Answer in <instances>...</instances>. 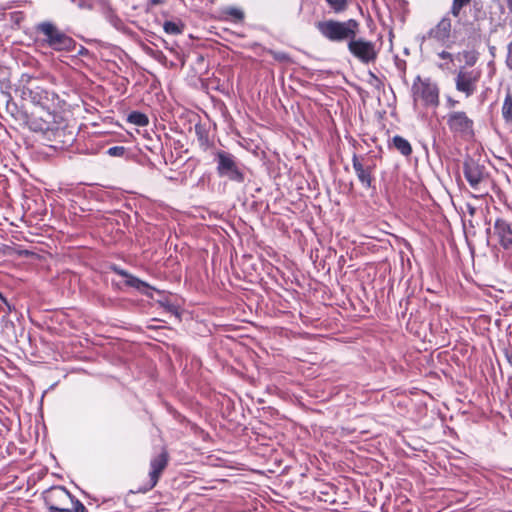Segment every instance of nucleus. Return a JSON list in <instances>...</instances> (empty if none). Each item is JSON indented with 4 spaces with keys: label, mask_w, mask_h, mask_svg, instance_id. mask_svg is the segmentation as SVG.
<instances>
[{
    "label": "nucleus",
    "mask_w": 512,
    "mask_h": 512,
    "mask_svg": "<svg viewBox=\"0 0 512 512\" xmlns=\"http://www.w3.org/2000/svg\"><path fill=\"white\" fill-rule=\"evenodd\" d=\"M315 27L330 42H347L348 44L349 41L358 35L360 23L355 19H348L346 21L328 19L316 22Z\"/></svg>",
    "instance_id": "f257e3e1"
},
{
    "label": "nucleus",
    "mask_w": 512,
    "mask_h": 512,
    "mask_svg": "<svg viewBox=\"0 0 512 512\" xmlns=\"http://www.w3.org/2000/svg\"><path fill=\"white\" fill-rule=\"evenodd\" d=\"M37 31L45 36V43L55 51H72L75 48V41L51 22L38 24Z\"/></svg>",
    "instance_id": "f03ea898"
},
{
    "label": "nucleus",
    "mask_w": 512,
    "mask_h": 512,
    "mask_svg": "<svg viewBox=\"0 0 512 512\" xmlns=\"http://www.w3.org/2000/svg\"><path fill=\"white\" fill-rule=\"evenodd\" d=\"M446 123L451 133L462 139L474 136V121L463 111H451L446 115Z\"/></svg>",
    "instance_id": "7ed1b4c3"
},
{
    "label": "nucleus",
    "mask_w": 512,
    "mask_h": 512,
    "mask_svg": "<svg viewBox=\"0 0 512 512\" xmlns=\"http://www.w3.org/2000/svg\"><path fill=\"white\" fill-rule=\"evenodd\" d=\"M44 502L49 512H72V495L61 486L52 487L44 493Z\"/></svg>",
    "instance_id": "20e7f679"
},
{
    "label": "nucleus",
    "mask_w": 512,
    "mask_h": 512,
    "mask_svg": "<svg viewBox=\"0 0 512 512\" xmlns=\"http://www.w3.org/2000/svg\"><path fill=\"white\" fill-rule=\"evenodd\" d=\"M348 51L360 62L368 64L377 59L375 43L361 37H355L347 45Z\"/></svg>",
    "instance_id": "39448f33"
},
{
    "label": "nucleus",
    "mask_w": 512,
    "mask_h": 512,
    "mask_svg": "<svg viewBox=\"0 0 512 512\" xmlns=\"http://www.w3.org/2000/svg\"><path fill=\"white\" fill-rule=\"evenodd\" d=\"M480 78L481 70L461 67L455 78L456 89L466 97H470L475 93Z\"/></svg>",
    "instance_id": "423d86ee"
},
{
    "label": "nucleus",
    "mask_w": 512,
    "mask_h": 512,
    "mask_svg": "<svg viewBox=\"0 0 512 512\" xmlns=\"http://www.w3.org/2000/svg\"><path fill=\"white\" fill-rule=\"evenodd\" d=\"M217 163V170L220 176L227 177L239 183L244 181L243 172L240 170L232 154L224 151L218 152Z\"/></svg>",
    "instance_id": "0eeeda50"
},
{
    "label": "nucleus",
    "mask_w": 512,
    "mask_h": 512,
    "mask_svg": "<svg viewBox=\"0 0 512 512\" xmlns=\"http://www.w3.org/2000/svg\"><path fill=\"white\" fill-rule=\"evenodd\" d=\"M352 165L358 180L363 186L369 188L372 183V172L376 167L374 158L366 155L358 156L354 154L352 157Z\"/></svg>",
    "instance_id": "6e6552de"
},
{
    "label": "nucleus",
    "mask_w": 512,
    "mask_h": 512,
    "mask_svg": "<svg viewBox=\"0 0 512 512\" xmlns=\"http://www.w3.org/2000/svg\"><path fill=\"white\" fill-rule=\"evenodd\" d=\"M168 453L167 451H162L158 456L152 458L150 462V472H149V482L145 491L151 490L156 486L162 472L168 465Z\"/></svg>",
    "instance_id": "1a4fd4ad"
},
{
    "label": "nucleus",
    "mask_w": 512,
    "mask_h": 512,
    "mask_svg": "<svg viewBox=\"0 0 512 512\" xmlns=\"http://www.w3.org/2000/svg\"><path fill=\"white\" fill-rule=\"evenodd\" d=\"M416 97L425 105L436 107L439 104V89L435 83L422 82L416 87Z\"/></svg>",
    "instance_id": "9d476101"
},
{
    "label": "nucleus",
    "mask_w": 512,
    "mask_h": 512,
    "mask_svg": "<svg viewBox=\"0 0 512 512\" xmlns=\"http://www.w3.org/2000/svg\"><path fill=\"white\" fill-rule=\"evenodd\" d=\"M452 22L448 15H445L428 33V37L445 44L450 40Z\"/></svg>",
    "instance_id": "9b49d317"
},
{
    "label": "nucleus",
    "mask_w": 512,
    "mask_h": 512,
    "mask_svg": "<svg viewBox=\"0 0 512 512\" xmlns=\"http://www.w3.org/2000/svg\"><path fill=\"white\" fill-rule=\"evenodd\" d=\"M494 232L497 235L501 246L506 250H512V229L505 220H496L494 224Z\"/></svg>",
    "instance_id": "f8f14e48"
},
{
    "label": "nucleus",
    "mask_w": 512,
    "mask_h": 512,
    "mask_svg": "<svg viewBox=\"0 0 512 512\" xmlns=\"http://www.w3.org/2000/svg\"><path fill=\"white\" fill-rule=\"evenodd\" d=\"M464 176L470 186L476 188L483 179L482 169L473 161L465 162Z\"/></svg>",
    "instance_id": "ddd939ff"
},
{
    "label": "nucleus",
    "mask_w": 512,
    "mask_h": 512,
    "mask_svg": "<svg viewBox=\"0 0 512 512\" xmlns=\"http://www.w3.org/2000/svg\"><path fill=\"white\" fill-rule=\"evenodd\" d=\"M394 147L404 156H409L412 153L410 143L401 136H394L392 139Z\"/></svg>",
    "instance_id": "4468645a"
},
{
    "label": "nucleus",
    "mask_w": 512,
    "mask_h": 512,
    "mask_svg": "<svg viewBox=\"0 0 512 512\" xmlns=\"http://www.w3.org/2000/svg\"><path fill=\"white\" fill-rule=\"evenodd\" d=\"M502 116L506 122H512V94L509 91L502 106Z\"/></svg>",
    "instance_id": "2eb2a0df"
},
{
    "label": "nucleus",
    "mask_w": 512,
    "mask_h": 512,
    "mask_svg": "<svg viewBox=\"0 0 512 512\" xmlns=\"http://www.w3.org/2000/svg\"><path fill=\"white\" fill-rule=\"evenodd\" d=\"M128 121L137 126H146L149 122L148 117L140 112H132L128 116Z\"/></svg>",
    "instance_id": "dca6fc26"
},
{
    "label": "nucleus",
    "mask_w": 512,
    "mask_h": 512,
    "mask_svg": "<svg viewBox=\"0 0 512 512\" xmlns=\"http://www.w3.org/2000/svg\"><path fill=\"white\" fill-rule=\"evenodd\" d=\"M163 28L166 33L171 35H178L183 31V25L173 21H166L163 25Z\"/></svg>",
    "instance_id": "f3484780"
},
{
    "label": "nucleus",
    "mask_w": 512,
    "mask_h": 512,
    "mask_svg": "<svg viewBox=\"0 0 512 512\" xmlns=\"http://www.w3.org/2000/svg\"><path fill=\"white\" fill-rule=\"evenodd\" d=\"M471 0H453L450 13L454 17H458L463 7L467 6Z\"/></svg>",
    "instance_id": "a211bd4d"
},
{
    "label": "nucleus",
    "mask_w": 512,
    "mask_h": 512,
    "mask_svg": "<svg viewBox=\"0 0 512 512\" xmlns=\"http://www.w3.org/2000/svg\"><path fill=\"white\" fill-rule=\"evenodd\" d=\"M126 285L130 287H134L137 290L144 291V289L148 288V285L141 281L140 279L130 275L128 279L125 281Z\"/></svg>",
    "instance_id": "6ab92c4d"
},
{
    "label": "nucleus",
    "mask_w": 512,
    "mask_h": 512,
    "mask_svg": "<svg viewBox=\"0 0 512 512\" xmlns=\"http://www.w3.org/2000/svg\"><path fill=\"white\" fill-rule=\"evenodd\" d=\"M330 7L334 10L336 13L343 12L347 8V1L346 0H326Z\"/></svg>",
    "instance_id": "aec40b11"
},
{
    "label": "nucleus",
    "mask_w": 512,
    "mask_h": 512,
    "mask_svg": "<svg viewBox=\"0 0 512 512\" xmlns=\"http://www.w3.org/2000/svg\"><path fill=\"white\" fill-rule=\"evenodd\" d=\"M463 58L466 65L471 67L477 62L478 55L475 51H464Z\"/></svg>",
    "instance_id": "412c9836"
},
{
    "label": "nucleus",
    "mask_w": 512,
    "mask_h": 512,
    "mask_svg": "<svg viewBox=\"0 0 512 512\" xmlns=\"http://www.w3.org/2000/svg\"><path fill=\"white\" fill-rule=\"evenodd\" d=\"M225 13L234 18L235 21H242L244 13L240 9L229 7L225 10Z\"/></svg>",
    "instance_id": "4be33fe9"
},
{
    "label": "nucleus",
    "mask_w": 512,
    "mask_h": 512,
    "mask_svg": "<svg viewBox=\"0 0 512 512\" xmlns=\"http://www.w3.org/2000/svg\"><path fill=\"white\" fill-rule=\"evenodd\" d=\"M70 509H72V512H87L86 507L74 496H72V501L70 503Z\"/></svg>",
    "instance_id": "5701e85b"
},
{
    "label": "nucleus",
    "mask_w": 512,
    "mask_h": 512,
    "mask_svg": "<svg viewBox=\"0 0 512 512\" xmlns=\"http://www.w3.org/2000/svg\"><path fill=\"white\" fill-rule=\"evenodd\" d=\"M125 147L114 146L107 150V154L112 157H122L125 154Z\"/></svg>",
    "instance_id": "b1692460"
},
{
    "label": "nucleus",
    "mask_w": 512,
    "mask_h": 512,
    "mask_svg": "<svg viewBox=\"0 0 512 512\" xmlns=\"http://www.w3.org/2000/svg\"><path fill=\"white\" fill-rule=\"evenodd\" d=\"M439 57L444 60H448V59L451 60L452 55H451V53H449L447 51H442L441 53H439Z\"/></svg>",
    "instance_id": "393cba45"
},
{
    "label": "nucleus",
    "mask_w": 512,
    "mask_h": 512,
    "mask_svg": "<svg viewBox=\"0 0 512 512\" xmlns=\"http://www.w3.org/2000/svg\"><path fill=\"white\" fill-rule=\"evenodd\" d=\"M457 104H458V101H456V100H454V99H452L450 97L447 99V105H448L449 108H453Z\"/></svg>",
    "instance_id": "a878e982"
},
{
    "label": "nucleus",
    "mask_w": 512,
    "mask_h": 512,
    "mask_svg": "<svg viewBox=\"0 0 512 512\" xmlns=\"http://www.w3.org/2000/svg\"><path fill=\"white\" fill-rule=\"evenodd\" d=\"M507 361L512 365V349H507L505 352Z\"/></svg>",
    "instance_id": "bb28decb"
},
{
    "label": "nucleus",
    "mask_w": 512,
    "mask_h": 512,
    "mask_svg": "<svg viewBox=\"0 0 512 512\" xmlns=\"http://www.w3.org/2000/svg\"><path fill=\"white\" fill-rule=\"evenodd\" d=\"M118 274H120L121 276L125 277L126 279H128V277L130 276V274H128L126 271L124 270H120V269H116L115 270Z\"/></svg>",
    "instance_id": "cd10ccee"
},
{
    "label": "nucleus",
    "mask_w": 512,
    "mask_h": 512,
    "mask_svg": "<svg viewBox=\"0 0 512 512\" xmlns=\"http://www.w3.org/2000/svg\"><path fill=\"white\" fill-rule=\"evenodd\" d=\"M61 133H62V131L57 129V130L55 131V136H56V137H60Z\"/></svg>",
    "instance_id": "c85d7f7f"
},
{
    "label": "nucleus",
    "mask_w": 512,
    "mask_h": 512,
    "mask_svg": "<svg viewBox=\"0 0 512 512\" xmlns=\"http://www.w3.org/2000/svg\"><path fill=\"white\" fill-rule=\"evenodd\" d=\"M3 301H4V303L8 306V309L10 310L11 308H10L9 304L7 303V300H6V299H3Z\"/></svg>",
    "instance_id": "c756f323"
},
{
    "label": "nucleus",
    "mask_w": 512,
    "mask_h": 512,
    "mask_svg": "<svg viewBox=\"0 0 512 512\" xmlns=\"http://www.w3.org/2000/svg\"><path fill=\"white\" fill-rule=\"evenodd\" d=\"M84 51H86V50H85L84 48H82V49L80 50V52H79V53H80V54H83V53H84Z\"/></svg>",
    "instance_id": "7c9ffc66"
},
{
    "label": "nucleus",
    "mask_w": 512,
    "mask_h": 512,
    "mask_svg": "<svg viewBox=\"0 0 512 512\" xmlns=\"http://www.w3.org/2000/svg\"><path fill=\"white\" fill-rule=\"evenodd\" d=\"M508 4H512V0H508Z\"/></svg>",
    "instance_id": "2f4dec72"
},
{
    "label": "nucleus",
    "mask_w": 512,
    "mask_h": 512,
    "mask_svg": "<svg viewBox=\"0 0 512 512\" xmlns=\"http://www.w3.org/2000/svg\"><path fill=\"white\" fill-rule=\"evenodd\" d=\"M72 1L74 2L75 0H72Z\"/></svg>",
    "instance_id": "473e14b6"
}]
</instances>
